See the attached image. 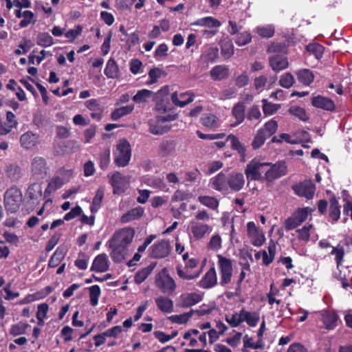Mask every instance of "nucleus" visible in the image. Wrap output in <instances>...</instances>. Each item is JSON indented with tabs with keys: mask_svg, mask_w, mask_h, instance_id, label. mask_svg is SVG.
Returning a JSON list of instances; mask_svg holds the SVG:
<instances>
[{
	"mask_svg": "<svg viewBox=\"0 0 352 352\" xmlns=\"http://www.w3.org/2000/svg\"><path fill=\"white\" fill-rule=\"evenodd\" d=\"M119 73L118 67L113 58H110L106 65L104 69V74L110 78H115L118 77Z\"/></svg>",
	"mask_w": 352,
	"mask_h": 352,
	"instance_id": "37",
	"label": "nucleus"
},
{
	"mask_svg": "<svg viewBox=\"0 0 352 352\" xmlns=\"http://www.w3.org/2000/svg\"><path fill=\"white\" fill-rule=\"evenodd\" d=\"M241 317H242V322H246L250 327H256L260 319L259 314L256 311L250 312L245 309L241 310Z\"/></svg>",
	"mask_w": 352,
	"mask_h": 352,
	"instance_id": "29",
	"label": "nucleus"
},
{
	"mask_svg": "<svg viewBox=\"0 0 352 352\" xmlns=\"http://www.w3.org/2000/svg\"><path fill=\"white\" fill-rule=\"evenodd\" d=\"M5 206L11 212H16L22 204V192L17 186L8 189L4 195Z\"/></svg>",
	"mask_w": 352,
	"mask_h": 352,
	"instance_id": "4",
	"label": "nucleus"
},
{
	"mask_svg": "<svg viewBox=\"0 0 352 352\" xmlns=\"http://www.w3.org/2000/svg\"><path fill=\"white\" fill-rule=\"evenodd\" d=\"M109 248L111 249L110 256L112 260L116 263H120L126 259L129 252L127 247L116 244L108 241Z\"/></svg>",
	"mask_w": 352,
	"mask_h": 352,
	"instance_id": "16",
	"label": "nucleus"
},
{
	"mask_svg": "<svg viewBox=\"0 0 352 352\" xmlns=\"http://www.w3.org/2000/svg\"><path fill=\"white\" fill-rule=\"evenodd\" d=\"M228 190L240 191L245 185V177L241 173L232 172L228 176Z\"/></svg>",
	"mask_w": 352,
	"mask_h": 352,
	"instance_id": "17",
	"label": "nucleus"
},
{
	"mask_svg": "<svg viewBox=\"0 0 352 352\" xmlns=\"http://www.w3.org/2000/svg\"><path fill=\"white\" fill-rule=\"evenodd\" d=\"M338 315L331 311H325L322 314V320L324 325V327L329 330L333 329L338 322Z\"/></svg>",
	"mask_w": 352,
	"mask_h": 352,
	"instance_id": "31",
	"label": "nucleus"
},
{
	"mask_svg": "<svg viewBox=\"0 0 352 352\" xmlns=\"http://www.w3.org/2000/svg\"><path fill=\"white\" fill-rule=\"evenodd\" d=\"M89 292L90 304L96 307L98 303V299L100 296L101 290L98 285H94L87 288Z\"/></svg>",
	"mask_w": 352,
	"mask_h": 352,
	"instance_id": "42",
	"label": "nucleus"
},
{
	"mask_svg": "<svg viewBox=\"0 0 352 352\" xmlns=\"http://www.w3.org/2000/svg\"><path fill=\"white\" fill-rule=\"evenodd\" d=\"M26 194L30 199L37 201L42 196V188L39 184L34 183L29 186Z\"/></svg>",
	"mask_w": 352,
	"mask_h": 352,
	"instance_id": "35",
	"label": "nucleus"
},
{
	"mask_svg": "<svg viewBox=\"0 0 352 352\" xmlns=\"http://www.w3.org/2000/svg\"><path fill=\"white\" fill-rule=\"evenodd\" d=\"M109 269L107 256L105 254L98 255L94 260L91 270L97 272H104Z\"/></svg>",
	"mask_w": 352,
	"mask_h": 352,
	"instance_id": "23",
	"label": "nucleus"
},
{
	"mask_svg": "<svg viewBox=\"0 0 352 352\" xmlns=\"http://www.w3.org/2000/svg\"><path fill=\"white\" fill-rule=\"evenodd\" d=\"M134 235V229L124 228L116 231L108 241L128 248L132 242Z\"/></svg>",
	"mask_w": 352,
	"mask_h": 352,
	"instance_id": "6",
	"label": "nucleus"
},
{
	"mask_svg": "<svg viewBox=\"0 0 352 352\" xmlns=\"http://www.w3.org/2000/svg\"><path fill=\"white\" fill-rule=\"evenodd\" d=\"M218 269L219 271L220 280L219 285L225 287L231 282L232 277V261L230 258L224 257L221 254L217 255Z\"/></svg>",
	"mask_w": 352,
	"mask_h": 352,
	"instance_id": "3",
	"label": "nucleus"
},
{
	"mask_svg": "<svg viewBox=\"0 0 352 352\" xmlns=\"http://www.w3.org/2000/svg\"><path fill=\"white\" fill-rule=\"evenodd\" d=\"M192 25L206 27L210 28H218L221 25V23L212 16H205L200 18L191 23Z\"/></svg>",
	"mask_w": 352,
	"mask_h": 352,
	"instance_id": "27",
	"label": "nucleus"
},
{
	"mask_svg": "<svg viewBox=\"0 0 352 352\" xmlns=\"http://www.w3.org/2000/svg\"><path fill=\"white\" fill-rule=\"evenodd\" d=\"M193 310H190L189 312L184 313L182 314L179 315H173L170 316L168 319L174 323L177 324H185L186 323L189 319L192 317L194 314Z\"/></svg>",
	"mask_w": 352,
	"mask_h": 352,
	"instance_id": "46",
	"label": "nucleus"
},
{
	"mask_svg": "<svg viewBox=\"0 0 352 352\" xmlns=\"http://www.w3.org/2000/svg\"><path fill=\"white\" fill-rule=\"evenodd\" d=\"M309 212V209L308 208H299L294 212L293 219H296L298 223H302L307 220Z\"/></svg>",
	"mask_w": 352,
	"mask_h": 352,
	"instance_id": "60",
	"label": "nucleus"
},
{
	"mask_svg": "<svg viewBox=\"0 0 352 352\" xmlns=\"http://www.w3.org/2000/svg\"><path fill=\"white\" fill-rule=\"evenodd\" d=\"M155 285L164 294H172L177 287L175 280L164 272L156 276Z\"/></svg>",
	"mask_w": 352,
	"mask_h": 352,
	"instance_id": "8",
	"label": "nucleus"
},
{
	"mask_svg": "<svg viewBox=\"0 0 352 352\" xmlns=\"http://www.w3.org/2000/svg\"><path fill=\"white\" fill-rule=\"evenodd\" d=\"M331 254L335 255L338 267L340 265L344 256V250L343 247L338 245L337 247L333 248Z\"/></svg>",
	"mask_w": 352,
	"mask_h": 352,
	"instance_id": "62",
	"label": "nucleus"
},
{
	"mask_svg": "<svg viewBox=\"0 0 352 352\" xmlns=\"http://www.w3.org/2000/svg\"><path fill=\"white\" fill-rule=\"evenodd\" d=\"M217 283V276L214 267H211L199 281V286L204 289H209Z\"/></svg>",
	"mask_w": 352,
	"mask_h": 352,
	"instance_id": "22",
	"label": "nucleus"
},
{
	"mask_svg": "<svg viewBox=\"0 0 352 352\" xmlns=\"http://www.w3.org/2000/svg\"><path fill=\"white\" fill-rule=\"evenodd\" d=\"M175 120V117L170 114L166 116H157L155 119L148 122L149 131L154 135H162L166 129L160 124Z\"/></svg>",
	"mask_w": 352,
	"mask_h": 352,
	"instance_id": "12",
	"label": "nucleus"
},
{
	"mask_svg": "<svg viewBox=\"0 0 352 352\" xmlns=\"http://www.w3.org/2000/svg\"><path fill=\"white\" fill-rule=\"evenodd\" d=\"M37 44L47 47L54 44V38L48 32H41L37 36Z\"/></svg>",
	"mask_w": 352,
	"mask_h": 352,
	"instance_id": "44",
	"label": "nucleus"
},
{
	"mask_svg": "<svg viewBox=\"0 0 352 352\" xmlns=\"http://www.w3.org/2000/svg\"><path fill=\"white\" fill-rule=\"evenodd\" d=\"M228 138L231 140L232 148L236 150L241 157H244L245 156L246 148L240 142L239 139L234 135H229Z\"/></svg>",
	"mask_w": 352,
	"mask_h": 352,
	"instance_id": "51",
	"label": "nucleus"
},
{
	"mask_svg": "<svg viewBox=\"0 0 352 352\" xmlns=\"http://www.w3.org/2000/svg\"><path fill=\"white\" fill-rule=\"evenodd\" d=\"M329 216L334 221L340 219V206L336 198H332L330 200Z\"/></svg>",
	"mask_w": 352,
	"mask_h": 352,
	"instance_id": "41",
	"label": "nucleus"
},
{
	"mask_svg": "<svg viewBox=\"0 0 352 352\" xmlns=\"http://www.w3.org/2000/svg\"><path fill=\"white\" fill-rule=\"evenodd\" d=\"M252 41V35L248 32H243L239 34L236 38L235 43L239 46L248 44Z\"/></svg>",
	"mask_w": 352,
	"mask_h": 352,
	"instance_id": "59",
	"label": "nucleus"
},
{
	"mask_svg": "<svg viewBox=\"0 0 352 352\" xmlns=\"http://www.w3.org/2000/svg\"><path fill=\"white\" fill-rule=\"evenodd\" d=\"M199 201L205 206L211 209H216L219 206V201L210 196H199L198 197Z\"/></svg>",
	"mask_w": 352,
	"mask_h": 352,
	"instance_id": "49",
	"label": "nucleus"
},
{
	"mask_svg": "<svg viewBox=\"0 0 352 352\" xmlns=\"http://www.w3.org/2000/svg\"><path fill=\"white\" fill-rule=\"evenodd\" d=\"M189 229L195 240L201 239L212 231V226L197 221H190Z\"/></svg>",
	"mask_w": 352,
	"mask_h": 352,
	"instance_id": "10",
	"label": "nucleus"
},
{
	"mask_svg": "<svg viewBox=\"0 0 352 352\" xmlns=\"http://www.w3.org/2000/svg\"><path fill=\"white\" fill-rule=\"evenodd\" d=\"M104 190L101 188H98L96 192V195L93 199L92 205L91 206V211L92 213L98 212L102 205V201L104 198Z\"/></svg>",
	"mask_w": 352,
	"mask_h": 352,
	"instance_id": "39",
	"label": "nucleus"
},
{
	"mask_svg": "<svg viewBox=\"0 0 352 352\" xmlns=\"http://www.w3.org/2000/svg\"><path fill=\"white\" fill-rule=\"evenodd\" d=\"M111 150L109 147L104 148L99 153V166L102 170H106L111 161Z\"/></svg>",
	"mask_w": 352,
	"mask_h": 352,
	"instance_id": "36",
	"label": "nucleus"
},
{
	"mask_svg": "<svg viewBox=\"0 0 352 352\" xmlns=\"http://www.w3.org/2000/svg\"><path fill=\"white\" fill-rule=\"evenodd\" d=\"M263 102V111L264 114L266 116H271L276 113L278 109L280 108V105L278 104H274L272 102H267L266 99H263L262 100Z\"/></svg>",
	"mask_w": 352,
	"mask_h": 352,
	"instance_id": "52",
	"label": "nucleus"
},
{
	"mask_svg": "<svg viewBox=\"0 0 352 352\" xmlns=\"http://www.w3.org/2000/svg\"><path fill=\"white\" fill-rule=\"evenodd\" d=\"M267 82V78L264 75H261L258 77H256L254 79V89L259 92L262 91L264 89V87H265Z\"/></svg>",
	"mask_w": 352,
	"mask_h": 352,
	"instance_id": "63",
	"label": "nucleus"
},
{
	"mask_svg": "<svg viewBox=\"0 0 352 352\" xmlns=\"http://www.w3.org/2000/svg\"><path fill=\"white\" fill-rule=\"evenodd\" d=\"M63 185V180L60 177H56L52 179V180L50 182V183L47 185V187L45 190V192L50 194L54 191H56L57 189H59L61 188V186Z\"/></svg>",
	"mask_w": 352,
	"mask_h": 352,
	"instance_id": "54",
	"label": "nucleus"
},
{
	"mask_svg": "<svg viewBox=\"0 0 352 352\" xmlns=\"http://www.w3.org/2000/svg\"><path fill=\"white\" fill-rule=\"evenodd\" d=\"M202 300V295L197 292L184 293L176 299L179 307L188 308L199 303Z\"/></svg>",
	"mask_w": 352,
	"mask_h": 352,
	"instance_id": "11",
	"label": "nucleus"
},
{
	"mask_svg": "<svg viewBox=\"0 0 352 352\" xmlns=\"http://www.w3.org/2000/svg\"><path fill=\"white\" fill-rule=\"evenodd\" d=\"M133 109V105H126L118 108L111 113V118L113 120H118L120 118L131 113Z\"/></svg>",
	"mask_w": 352,
	"mask_h": 352,
	"instance_id": "40",
	"label": "nucleus"
},
{
	"mask_svg": "<svg viewBox=\"0 0 352 352\" xmlns=\"http://www.w3.org/2000/svg\"><path fill=\"white\" fill-rule=\"evenodd\" d=\"M195 95L191 91L178 93L174 92L171 95L173 104L179 107H184L194 100Z\"/></svg>",
	"mask_w": 352,
	"mask_h": 352,
	"instance_id": "19",
	"label": "nucleus"
},
{
	"mask_svg": "<svg viewBox=\"0 0 352 352\" xmlns=\"http://www.w3.org/2000/svg\"><path fill=\"white\" fill-rule=\"evenodd\" d=\"M269 65L272 69L278 73L289 67L287 58L280 54H276L269 57Z\"/></svg>",
	"mask_w": 352,
	"mask_h": 352,
	"instance_id": "15",
	"label": "nucleus"
},
{
	"mask_svg": "<svg viewBox=\"0 0 352 352\" xmlns=\"http://www.w3.org/2000/svg\"><path fill=\"white\" fill-rule=\"evenodd\" d=\"M155 304L158 309L163 313L170 314L173 311V301L166 296H159L155 299Z\"/></svg>",
	"mask_w": 352,
	"mask_h": 352,
	"instance_id": "24",
	"label": "nucleus"
},
{
	"mask_svg": "<svg viewBox=\"0 0 352 352\" xmlns=\"http://www.w3.org/2000/svg\"><path fill=\"white\" fill-rule=\"evenodd\" d=\"M296 75L298 80L304 85L309 86L314 80V74L312 71L309 69H299Z\"/></svg>",
	"mask_w": 352,
	"mask_h": 352,
	"instance_id": "28",
	"label": "nucleus"
},
{
	"mask_svg": "<svg viewBox=\"0 0 352 352\" xmlns=\"http://www.w3.org/2000/svg\"><path fill=\"white\" fill-rule=\"evenodd\" d=\"M267 138L263 130H258L252 142V148L256 150L261 147Z\"/></svg>",
	"mask_w": 352,
	"mask_h": 352,
	"instance_id": "45",
	"label": "nucleus"
},
{
	"mask_svg": "<svg viewBox=\"0 0 352 352\" xmlns=\"http://www.w3.org/2000/svg\"><path fill=\"white\" fill-rule=\"evenodd\" d=\"M311 104L314 107L325 111H332L335 109L334 102L329 98L317 96L312 98Z\"/></svg>",
	"mask_w": 352,
	"mask_h": 352,
	"instance_id": "21",
	"label": "nucleus"
},
{
	"mask_svg": "<svg viewBox=\"0 0 352 352\" xmlns=\"http://www.w3.org/2000/svg\"><path fill=\"white\" fill-rule=\"evenodd\" d=\"M201 123L210 129H216L219 126V119L212 113H205L201 118Z\"/></svg>",
	"mask_w": 352,
	"mask_h": 352,
	"instance_id": "33",
	"label": "nucleus"
},
{
	"mask_svg": "<svg viewBox=\"0 0 352 352\" xmlns=\"http://www.w3.org/2000/svg\"><path fill=\"white\" fill-rule=\"evenodd\" d=\"M211 78L214 80H222L229 75V69L226 65L214 66L210 72Z\"/></svg>",
	"mask_w": 352,
	"mask_h": 352,
	"instance_id": "30",
	"label": "nucleus"
},
{
	"mask_svg": "<svg viewBox=\"0 0 352 352\" xmlns=\"http://www.w3.org/2000/svg\"><path fill=\"white\" fill-rule=\"evenodd\" d=\"M153 91L148 89H141L133 96V101L135 103H145L153 96Z\"/></svg>",
	"mask_w": 352,
	"mask_h": 352,
	"instance_id": "38",
	"label": "nucleus"
},
{
	"mask_svg": "<svg viewBox=\"0 0 352 352\" xmlns=\"http://www.w3.org/2000/svg\"><path fill=\"white\" fill-rule=\"evenodd\" d=\"M156 266L155 263H151L148 266L139 270L135 274L134 281L136 284L143 283L152 273Z\"/></svg>",
	"mask_w": 352,
	"mask_h": 352,
	"instance_id": "26",
	"label": "nucleus"
},
{
	"mask_svg": "<svg viewBox=\"0 0 352 352\" xmlns=\"http://www.w3.org/2000/svg\"><path fill=\"white\" fill-rule=\"evenodd\" d=\"M46 161L41 157H36L32 162V173L36 179H44L47 174Z\"/></svg>",
	"mask_w": 352,
	"mask_h": 352,
	"instance_id": "13",
	"label": "nucleus"
},
{
	"mask_svg": "<svg viewBox=\"0 0 352 352\" xmlns=\"http://www.w3.org/2000/svg\"><path fill=\"white\" fill-rule=\"evenodd\" d=\"M222 247V240L219 234L212 235L207 244V249L217 252Z\"/></svg>",
	"mask_w": 352,
	"mask_h": 352,
	"instance_id": "48",
	"label": "nucleus"
},
{
	"mask_svg": "<svg viewBox=\"0 0 352 352\" xmlns=\"http://www.w3.org/2000/svg\"><path fill=\"white\" fill-rule=\"evenodd\" d=\"M277 129V122L274 120H271L267 122L260 130H263L265 135L269 138L276 132Z\"/></svg>",
	"mask_w": 352,
	"mask_h": 352,
	"instance_id": "56",
	"label": "nucleus"
},
{
	"mask_svg": "<svg viewBox=\"0 0 352 352\" xmlns=\"http://www.w3.org/2000/svg\"><path fill=\"white\" fill-rule=\"evenodd\" d=\"M49 310V306L47 303H42L38 305L36 312V318L38 325L44 324V319L47 316Z\"/></svg>",
	"mask_w": 352,
	"mask_h": 352,
	"instance_id": "50",
	"label": "nucleus"
},
{
	"mask_svg": "<svg viewBox=\"0 0 352 352\" xmlns=\"http://www.w3.org/2000/svg\"><path fill=\"white\" fill-rule=\"evenodd\" d=\"M38 142V137L36 134L27 132L23 134V147L30 148L36 146Z\"/></svg>",
	"mask_w": 352,
	"mask_h": 352,
	"instance_id": "43",
	"label": "nucleus"
},
{
	"mask_svg": "<svg viewBox=\"0 0 352 352\" xmlns=\"http://www.w3.org/2000/svg\"><path fill=\"white\" fill-rule=\"evenodd\" d=\"M20 173V167L14 164H10L7 168L8 177L12 181H16L21 178Z\"/></svg>",
	"mask_w": 352,
	"mask_h": 352,
	"instance_id": "58",
	"label": "nucleus"
},
{
	"mask_svg": "<svg viewBox=\"0 0 352 352\" xmlns=\"http://www.w3.org/2000/svg\"><path fill=\"white\" fill-rule=\"evenodd\" d=\"M287 173V166L283 162H278L274 164L270 163V166L266 168L263 180L267 182H272Z\"/></svg>",
	"mask_w": 352,
	"mask_h": 352,
	"instance_id": "9",
	"label": "nucleus"
},
{
	"mask_svg": "<svg viewBox=\"0 0 352 352\" xmlns=\"http://www.w3.org/2000/svg\"><path fill=\"white\" fill-rule=\"evenodd\" d=\"M245 104L243 102H237L232 109V114L236 120L233 126L239 125L242 123L245 119Z\"/></svg>",
	"mask_w": 352,
	"mask_h": 352,
	"instance_id": "32",
	"label": "nucleus"
},
{
	"mask_svg": "<svg viewBox=\"0 0 352 352\" xmlns=\"http://www.w3.org/2000/svg\"><path fill=\"white\" fill-rule=\"evenodd\" d=\"M163 71L157 67L151 69L148 72L150 80L147 82L148 85L155 83L157 80L162 76Z\"/></svg>",
	"mask_w": 352,
	"mask_h": 352,
	"instance_id": "64",
	"label": "nucleus"
},
{
	"mask_svg": "<svg viewBox=\"0 0 352 352\" xmlns=\"http://www.w3.org/2000/svg\"><path fill=\"white\" fill-rule=\"evenodd\" d=\"M278 82L283 88L289 89L294 84L295 79L291 73L287 72L280 76Z\"/></svg>",
	"mask_w": 352,
	"mask_h": 352,
	"instance_id": "47",
	"label": "nucleus"
},
{
	"mask_svg": "<svg viewBox=\"0 0 352 352\" xmlns=\"http://www.w3.org/2000/svg\"><path fill=\"white\" fill-rule=\"evenodd\" d=\"M296 195L300 197H306L308 199H312L315 192V185L311 181H305L293 187Z\"/></svg>",
	"mask_w": 352,
	"mask_h": 352,
	"instance_id": "14",
	"label": "nucleus"
},
{
	"mask_svg": "<svg viewBox=\"0 0 352 352\" xmlns=\"http://www.w3.org/2000/svg\"><path fill=\"white\" fill-rule=\"evenodd\" d=\"M289 111L291 114L299 118L301 120L305 121L308 119V116L303 108L294 106L289 108Z\"/></svg>",
	"mask_w": 352,
	"mask_h": 352,
	"instance_id": "61",
	"label": "nucleus"
},
{
	"mask_svg": "<svg viewBox=\"0 0 352 352\" xmlns=\"http://www.w3.org/2000/svg\"><path fill=\"white\" fill-rule=\"evenodd\" d=\"M131 157V149L129 142L125 139L120 140L114 153V163L118 167H125L129 164Z\"/></svg>",
	"mask_w": 352,
	"mask_h": 352,
	"instance_id": "2",
	"label": "nucleus"
},
{
	"mask_svg": "<svg viewBox=\"0 0 352 352\" xmlns=\"http://www.w3.org/2000/svg\"><path fill=\"white\" fill-rule=\"evenodd\" d=\"M170 251V246L168 241L162 240L157 243H155L151 247V256L154 258H164L166 257Z\"/></svg>",
	"mask_w": 352,
	"mask_h": 352,
	"instance_id": "18",
	"label": "nucleus"
},
{
	"mask_svg": "<svg viewBox=\"0 0 352 352\" xmlns=\"http://www.w3.org/2000/svg\"><path fill=\"white\" fill-rule=\"evenodd\" d=\"M261 117V113L259 109V107L256 105H253L250 107L247 112V119L249 121H258L259 122V120Z\"/></svg>",
	"mask_w": 352,
	"mask_h": 352,
	"instance_id": "55",
	"label": "nucleus"
},
{
	"mask_svg": "<svg viewBox=\"0 0 352 352\" xmlns=\"http://www.w3.org/2000/svg\"><path fill=\"white\" fill-rule=\"evenodd\" d=\"M221 54L226 58H230L234 54V45L230 40L224 41L221 46Z\"/></svg>",
	"mask_w": 352,
	"mask_h": 352,
	"instance_id": "57",
	"label": "nucleus"
},
{
	"mask_svg": "<svg viewBox=\"0 0 352 352\" xmlns=\"http://www.w3.org/2000/svg\"><path fill=\"white\" fill-rule=\"evenodd\" d=\"M256 32L263 38H270L274 34V27L272 25L259 26L256 28Z\"/></svg>",
	"mask_w": 352,
	"mask_h": 352,
	"instance_id": "53",
	"label": "nucleus"
},
{
	"mask_svg": "<svg viewBox=\"0 0 352 352\" xmlns=\"http://www.w3.org/2000/svg\"><path fill=\"white\" fill-rule=\"evenodd\" d=\"M199 264V260L195 257H191L185 263V268L182 269L181 267H177V273L178 276L185 280H192L197 278L201 270L190 272V270L195 269Z\"/></svg>",
	"mask_w": 352,
	"mask_h": 352,
	"instance_id": "7",
	"label": "nucleus"
},
{
	"mask_svg": "<svg viewBox=\"0 0 352 352\" xmlns=\"http://www.w3.org/2000/svg\"><path fill=\"white\" fill-rule=\"evenodd\" d=\"M270 166V163L255 157L247 164L245 169V176L248 180L263 181L265 169Z\"/></svg>",
	"mask_w": 352,
	"mask_h": 352,
	"instance_id": "1",
	"label": "nucleus"
},
{
	"mask_svg": "<svg viewBox=\"0 0 352 352\" xmlns=\"http://www.w3.org/2000/svg\"><path fill=\"white\" fill-rule=\"evenodd\" d=\"M66 254V249L64 247H58L49 261L50 267H56L63 259Z\"/></svg>",
	"mask_w": 352,
	"mask_h": 352,
	"instance_id": "34",
	"label": "nucleus"
},
{
	"mask_svg": "<svg viewBox=\"0 0 352 352\" xmlns=\"http://www.w3.org/2000/svg\"><path fill=\"white\" fill-rule=\"evenodd\" d=\"M228 176L221 172L212 177L210 179L209 184L213 189L220 192H225L228 190Z\"/></svg>",
	"mask_w": 352,
	"mask_h": 352,
	"instance_id": "20",
	"label": "nucleus"
},
{
	"mask_svg": "<svg viewBox=\"0 0 352 352\" xmlns=\"http://www.w3.org/2000/svg\"><path fill=\"white\" fill-rule=\"evenodd\" d=\"M107 178L114 194L123 192L130 182V177L122 175L119 171L109 173Z\"/></svg>",
	"mask_w": 352,
	"mask_h": 352,
	"instance_id": "5",
	"label": "nucleus"
},
{
	"mask_svg": "<svg viewBox=\"0 0 352 352\" xmlns=\"http://www.w3.org/2000/svg\"><path fill=\"white\" fill-rule=\"evenodd\" d=\"M144 208L141 206H138L124 213L121 217V221L123 223H126L132 221L140 219L144 215Z\"/></svg>",
	"mask_w": 352,
	"mask_h": 352,
	"instance_id": "25",
	"label": "nucleus"
}]
</instances>
